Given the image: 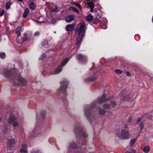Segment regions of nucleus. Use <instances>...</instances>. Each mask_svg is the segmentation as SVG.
<instances>
[{"mask_svg": "<svg viewBox=\"0 0 153 153\" xmlns=\"http://www.w3.org/2000/svg\"><path fill=\"white\" fill-rule=\"evenodd\" d=\"M86 29V25L85 23L83 22L78 24L76 30L79 32L78 36L77 38L76 42V45L78 47L81 43V42Z\"/></svg>", "mask_w": 153, "mask_h": 153, "instance_id": "nucleus-1", "label": "nucleus"}, {"mask_svg": "<svg viewBox=\"0 0 153 153\" xmlns=\"http://www.w3.org/2000/svg\"><path fill=\"white\" fill-rule=\"evenodd\" d=\"M8 123H12L13 127H17L19 126V123L18 122V118L13 116H10L8 120Z\"/></svg>", "mask_w": 153, "mask_h": 153, "instance_id": "nucleus-2", "label": "nucleus"}, {"mask_svg": "<svg viewBox=\"0 0 153 153\" xmlns=\"http://www.w3.org/2000/svg\"><path fill=\"white\" fill-rule=\"evenodd\" d=\"M118 136L122 139H127L129 138L130 134L129 132L125 130H122L120 134H119Z\"/></svg>", "mask_w": 153, "mask_h": 153, "instance_id": "nucleus-3", "label": "nucleus"}, {"mask_svg": "<svg viewBox=\"0 0 153 153\" xmlns=\"http://www.w3.org/2000/svg\"><path fill=\"white\" fill-rule=\"evenodd\" d=\"M17 79L18 83L20 84L21 85H26L27 82L24 78H22L21 76H16L14 78L13 81L14 82H16V79Z\"/></svg>", "mask_w": 153, "mask_h": 153, "instance_id": "nucleus-4", "label": "nucleus"}, {"mask_svg": "<svg viewBox=\"0 0 153 153\" xmlns=\"http://www.w3.org/2000/svg\"><path fill=\"white\" fill-rule=\"evenodd\" d=\"M69 60V59L67 58H66L62 62L61 65L55 70V71L53 73V74H56L61 72L62 71V68L67 63Z\"/></svg>", "mask_w": 153, "mask_h": 153, "instance_id": "nucleus-5", "label": "nucleus"}, {"mask_svg": "<svg viewBox=\"0 0 153 153\" xmlns=\"http://www.w3.org/2000/svg\"><path fill=\"white\" fill-rule=\"evenodd\" d=\"M96 105L95 103H93L92 105H91V106L89 108H88L87 109H85L84 110V112H85V116L87 117L88 116L89 114H90V110L93 108L95 106V105Z\"/></svg>", "mask_w": 153, "mask_h": 153, "instance_id": "nucleus-6", "label": "nucleus"}, {"mask_svg": "<svg viewBox=\"0 0 153 153\" xmlns=\"http://www.w3.org/2000/svg\"><path fill=\"white\" fill-rule=\"evenodd\" d=\"M21 153H27L28 150L27 146L25 144H22V147L20 150Z\"/></svg>", "mask_w": 153, "mask_h": 153, "instance_id": "nucleus-7", "label": "nucleus"}, {"mask_svg": "<svg viewBox=\"0 0 153 153\" xmlns=\"http://www.w3.org/2000/svg\"><path fill=\"white\" fill-rule=\"evenodd\" d=\"M4 74L6 77H8L12 74L11 70L10 69H5L4 71Z\"/></svg>", "mask_w": 153, "mask_h": 153, "instance_id": "nucleus-8", "label": "nucleus"}, {"mask_svg": "<svg viewBox=\"0 0 153 153\" xmlns=\"http://www.w3.org/2000/svg\"><path fill=\"white\" fill-rule=\"evenodd\" d=\"M106 97V95L104 94L102 95L101 97L98 98V99L97 102L101 103L103 102L106 101L107 99H105Z\"/></svg>", "mask_w": 153, "mask_h": 153, "instance_id": "nucleus-9", "label": "nucleus"}, {"mask_svg": "<svg viewBox=\"0 0 153 153\" xmlns=\"http://www.w3.org/2000/svg\"><path fill=\"white\" fill-rule=\"evenodd\" d=\"M74 18V16L73 15H69L65 17V20L68 22H71L73 20Z\"/></svg>", "mask_w": 153, "mask_h": 153, "instance_id": "nucleus-10", "label": "nucleus"}, {"mask_svg": "<svg viewBox=\"0 0 153 153\" xmlns=\"http://www.w3.org/2000/svg\"><path fill=\"white\" fill-rule=\"evenodd\" d=\"M15 142L16 141L14 139H11L7 140V143L9 146H11L13 145Z\"/></svg>", "mask_w": 153, "mask_h": 153, "instance_id": "nucleus-11", "label": "nucleus"}, {"mask_svg": "<svg viewBox=\"0 0 153 153\" xmlns=\"http://www.w3.org/2000/svg\"><path fill=\"white\" fill-rule=\"evenodd\" d=\"M74 28V26L73 25H68L66 26L65 29L67 31H71Z\"/></svg>", "mask_w": 153, "mask_h": 153, "instance_id": "nucleus-12", "label": "nucleus"}, {"mask_svg": "<svg viewBox=\"0 0 153 153\" xmlns=\"http://www.w3.org/2000/svg\"><path fill=\"white\" fill-rule=\"evenodd\" d=\"M29 13V10L28 8H26L22 16L24 18H26Z\"/></svg>", "mask_w": 153, "mask_h": 153, "instance_id": "nucleus-13", "label": "nucleus"}, {"mask_svg": "<svg viewBox=\"0 0 153 153\" xmlns=\"http://www.w3.org/2000/svg\"><path fill=\"white\" fill-rule=\"evenodd\" d=\"M76 57L77 59L79 61L85 59V57L83 56L81 54H78L76 55Z\"/></svg>", "mask_w": 153, "mask_h": 153, "instance_id": "nucleus-14", "label": "nucleus"}, {"mask_svg": "<svg viewBox=\"0 0 153 153\" xmlns=\"http://www.w3.org/2000/svg\"><path fill=\"white\" fill-rule=\"evenodd\" d=\"M67 88L66 84H65L63 86H61L59 89V91L60 92H63Z\"/></svg>", "mask_w": 153, "mask_h": 153, "instance_id": "nucleus-15", "label": "nucleus"}, {"mask_svg": "<svg viewBox=\"0 0 153 153\" xmlns=\"http://www.w3.org/2000/svg\"><path fill=\"white\" fill-rule=\"evenodd\" d=\"M126 93V91L125 90H123L120 94V95L121 97H122V100H126V94H124Z\"/></svg>", "mask_w": 153, "mask_h": 153, "instance_id": "nucleus-16", "label": "nucleus"}, {"mask_svg": "<svg viewBox=\"0 0 153 153\" xmlns=\"http://www.w3.org/2000/svg\"><path fill=\"white\" fill-rule=\"evenodd\" d=\"M93 19V17L91 14H89L86 17V20L88 22L91 21Z\"/></svg>", "mask_w": 153, "mask_h": 153, "instance_id": "nucleus-17", "label": "nucleus"}, {"mask_svg": "<svg viewBox=\"0 0 153 153\" xmlns=\"http://www.w3.org/2000/svg\"><path fill=\"white\" fill-rule=\"evenodd\" d=\"M70 147L71 149H75L77 148V146L75 143L72 142L70 144Z\"/></svg>", "mask_w": 153, "mask_h": 153, "instance_id": "nucleus-18", "label": "nucleus"}, {"mask_svg": "<svg viewBox=\"0 0 153 153\" xmlns=\"http://www.w3.org/2000/svg\"><path fill=\"white\" fill-rule=\"evenodd\" d=\"M88 6L90 8H94V4L91 1L87 3Z\"/></svg>", "mask_w": 153, "mask_h": 153, "instance_id": "nucleus-19", "label": "nucleus"}, {"mask_svg": "<svg viewBox=\"0 0 153 153\" xmlns=\"http://www.w3.org/2000/svg\"><path fill=\"white\" fill-rule=\"evenodd\" d=\"M73 3V4L75 5L77 7H78L79 8L80 10H82V8L81 6L79 3L75 2H74Z\"/></svg>", "mask_w": 153, "mask_h": 153, "instance_id": "nucleus-20", "label": "nucleus"}, {"mask_svg": "<svg viewBox=\"0 0 153 153\" xmlns=\"http://www.w3.org/2000/svg\"><path fill=\"white\" fill-rule=\"evenodd\" d=\"M30 8L32 10H34L35 8V6L33 2L30 3Z\"/></svg>", "mask_w": 153, "mask_h": 153, "instance_id": "nucleus-21", "label": "nucleus"}, {"mask_svg": "<svg viewBox=\"0 0 153 153\" xmlns=\"http://www.w3.org/2000/svg\"><path fill=\"white\" fill-rule=\"evenodd\" d=\"M149 150V146H146L145 147L143 150L145 153H148Z\"/></svg>", "mask_w": 153, "mask_h": 153, "instance_id": "nucleus-22", "label": "nucleus"}, {"mask_svg": "<svg viewBox=\"0 0 153 153\" xmlns=\"http://www.w3.org/2000/svg\"><path fill=\"white\" fill-rule=\"evenodd\" d=\"M111 108V106L109 104H105L103 105V108L105 109H109Z\"/></svg>", "mask_w": 153, "mask_h": 153, "instance_id": "nucleus-23", "label": "nucleus"}, {"mask_svg": "<svg viewBox=\"0 0 153 153\" xmlns=\"http://www.w3.org/2000/svg\"><path fill=\"white\" fill-rule=\"evenodd\" d=\"M137 140V138H134L130 142V145L131 146H132L133 145L134 143Z\"/></svg>", "mask_w": 153, "mask_h": 153, "instance_id": "nucleus-24", "label": "nucleus"}, {"mask_svg": "<svg viewBox=\"0 0 153 153\" xmlns=\"http://www.w3.org/2000/svg\"><path fill=\"white\" fill-rule=\"evenodd\" d=\"M111 104V107H114L116 105V104L115 101H111L110 102Z\"/></svg>", "mask_w": 153, "mask_h": 153, "instance_id": "nucleus-25", "label": "nucleus"}, {"mask_svg": "<svg viewBox=\"0 0 153 153\" xmlns=\"http://www.w3.org/2000/svg\"><path fill=\"white\" fill-rule=\"evenodd\" d=\"M105 111L102 109H100L99 111V114L100 115H103L105 114Z\"/></svg>", "mask_w": 153, "mask_h": 153, "instance_id": "nucleus-26", "label": "nucleus"}, {"mask_svg": "<svg viewBox=\"0 0 153 153\" xmlns=\"http://www.w3.org/2000/svg\"><path fill=\"white\" fill-rule=\"evenodd\" d=\"M30 153H41V152L38 150H35L34 149H32L31 150Z\"/></svg>", "mask_w": 153, "mask_h": 153, "instance_id": "nucleus-27", "label": "nucleus"}, {"mask_svg": "<svg viewBox=\"0 0 153 153\" xmlns=\"http://www.w3.org/2000/svg\"><path fill=\"white\" fill-rule=\"evenodd\" d=\"M74 11L76 12L78 14H79V13L78 10L76 8L72 7L70 8Z\"/></svg>", "mask_w": 153, "mask_h": 153, "instance_id": "nucleus-28", "label": "nucleus"}, {"mask_svg": "<svg viewBox=\"0 0 153 153\" xmlns=\"http://www.w3.org/2000/svg\"><path fill=\"white\" fill-rule=\"evenodd\" d=\"M81 130V128L79 127H76L75 128V131L76 132H78Z\"/></svg>", "mask_w": 153, "mask_h": 153, "instance_id": "nucleus-29", "label": "nucleus"}, {"mask_svg": "<svg viewBox=\"0 0 153 153\" xmlns=\"http://www.w3.org/2000/svg\"><path fill=\"white\" fill-rule=\"evenodd\" d=\"M46 56V54L45 53L42 54L40 57L39 58V59L41 60L43 59H44L45 57Z\"/></svg>", "mask_w": 153, "mask_h": 153, "instance_id": "nucleus-30", "label": "nucleus"}, {"mask_svg": "<svg viewBox=\"0 0 153 153\" xmlns=\"http://www.w3.org/2000/svg\"><path fill=\"white\" fill-rule=\"evenodd\" d=\"M139 125L140 126V130H141L143 128V122H141L139 123Z\"/></svg>", "mask_w": 153, "mask_h": 153, "instance_id": "nucleus-31", "label": "nucleus"}, {"mask_svg": "<svg viewBox=\"0 0 153 153\" xmlns=\"http://www.w3.org/2000/svg\"><path fill=\"white\" fill-rule=\"evenodd\" d=\"M0 57L2 59H4L5 57V55L4 53H0Z\"/></svg>", "mask_w": 153, "mask_h": 153, "instance_id": "nucleus-32", "label": "nucleus"}, {"mask_svg": "<svg viewBox=\"0 0 153 153\" xmlns=\"http://www.w3.org/2000/svg\"><path fill=\"white\" fill-rule=\"evenodd\" d=\"M115 72L118 74H120L122 73V71L119 69H116L115 71Z\"/></svg>", "mask_w": 153, "mask_h": 153, "instance_id": "nucleus-33", "label": "nucleus"}, {"mask_svg": "<svg viewBox=\"0 0 153 153\" xmlns=\"http://www.w3.org/2000/svg\"><path fill=\"white\" fill-rule=\"evenodd\" d=\"M10 3H8L6 5V7L7 9H9L10 8Z\"/></svg>", "mask_w": 153, "mask_h": 153, "instance_id": "nucleus-34", "label": "nucleus"}, {"mask_svg": "<svg viewBox=\"0 0 153 153\" xmlns=\"http://www.w3.org/2000/svg\"><path fill=\"white\" fill-rule=\"evenodd\" d=\"M16 30L20 32L22 30V29L21 27H18L16 28Z\"/></svg>", "mask_w": 153, "mask_h": 153, "instance_id": "nucleus-35", "label": "nucleus"}, {"mask_svg": "<svg viewBox=\"0 0 153 153\" xmlns=\"http://www.w3.org/2000/svg\"><path fill=\"white\" fill-rule=\"evenodd\" d=\"M45 111H43L41 113V115H42V117L44 118V117L45 115Z\"/></svg>", "mask_w": 153, "mask_h": 153, "instance_id": "nucleus-36", "label": "nucleus"}, {"mask_svg": "<svg viewBox=\"0 0 153 153\" xmlns=\"http://www.w3.org/2000/svg\"><path fill=\"white\" fill-rule=\"evenodd\" d=\"M16 32L18 36H20L21 35L20 32L16 30Z\"/></svg>", "mask_w": 153, "mask_h": 153, "instance_id": "nucleus-37", "label": "nucleus"}, {"mask_svg": "<svg viewBox=\"0 0 153 153\" xmlns=\"http://www.w3.org/2000/svg\"><path fill=\"white\" fill-rule=\"evenodd\" d=\"M4 13V10H2L0 12V16H2Z\"/></svg>", "mask_w": 153, "mask_h": 153, "instance_id": "nucleus-38", "label": "nucleus"}, {"mask_svg": "<svg viewBox=\"0 0 153 153\" xmlns=\"http://www.w3.org/2000/svg\"><path fill=\"white\" fill-rule=\"evenodd\" d=\"M58 9V7L56 6L52 10L53 12H55Z\"/></svg>", "mask_w": 153, "mask_h": 153, "instance_id": "nucleus-39", "label": "nucleus"}, {"mask_svg": "<svg viewBox=\"0 0 153 153\" xmlns=\"http://www.w3.org/2000/svg\"><path fill=\"white\" fill-rule=\"evenodd\" d=\"M135 150L133 149L132 152H130L128 151H126L125 153H135Z\"/></svg>", "mask_w": 153, "mask_h": 153, "instance_id": "nucleus-40", "label": "nucleus"}, {"mask_svg": "<svg viewBox=\"0 0 153 153\" xmlns=\"http://www.w3.org/2000/svg\"><path fill=\"white\" fill-rule=\"evenodd\" d=\"M40 34V33L39 32H37L34 33V35L35 36H39Z\"/></svg>", "mask_w": 153, "mask_h": 153, "instance_id": "nucleus-41", "label": "nucleus"}, {"mask_svg": "<svg viewBox=\"0 0 153 153\" xmlns=\"http://www.w3.org/2000/svg\"><path fill=\"white\" fill-rule=\"evenodd\" d=\"M101 27L103 29H106L107 28V26L105 25H102Z\"/></svg>", "mask_w": 153, "mask_h": 153, "instance_id": "nucleus-42", "label": "nucleus"}, {"mask_svg": "<svg viewBox=\"0 0 153 153\" xmlns=\"http://www.w3.org/2000/svg\"><path fill=\"white\" fill-rule=\"evenodd\" d=\"M88 136V135L86 134H85L83 135V137L84 138H86V137H87Z\"/></svg>", "mask_w": 153, "mask_h": 153, "instance_id": "nucleus-43", "label": "nucleus"}, {"mask_svg": "<svg viewBox=\"0 0 153 153\" xmlns=\"http://www.w3.org/2000/svg\"><path fill=\"white\" fill-rule=\"evenodd\" d=\"M141 119L140 118H139L137 120V123H138L140 122L141 121Z\"/></svg>", "mask_w": 153, "mask_h": 153, "instance_id": "nucleus-44", "label": "nucleus"}, {"mask_svg": "<svg viewBox=\"0 0 153 153\" xmlns=\"http://www.w3.org/2000/svg\"><path fill=\"white\" fill-rule=\"evenodd\" d=\"M126 74L127 76H129L130 75V73L128 72H126Z\"/></svg>", "mask_w": 153, "mask_h": 153, "instance_id": "nucleus-45", "label": "nucleus"}, {"mask_svg": "<svg viewBox=\"0 0 153 153\" xmlns=\"http://www.w3.org/2000/svg\"><path fill=\"white\" fill-rule=\"evenodd\" d=\"M37 23H38L39 22H40V23H42V22H40V21H35Z\"/></svg>", "mask_w": 153, "mask_h": 153, "instance_id": "nucleus-46", "label": "nucleus"}, {"mask_svg": "<svg viewBox=\"0 0 153 153\" xmlns=\"http://www.w3.org/2000/svg\"><path fill=\"white\" fill-rule=\"evenodd\" d=\"M93 9L94 8H90V9H91L90 11L91 12H93Z\"/></svg>", "mask_w": 153, "mask_h": 153, "instance_id": "nucleus-47", "label": "nucleus"}, {"mask_svg": "<svg viewBox=\"0 0 153 153\" xmlns=\"http://www.w3.org/2000/svg\"><path fill=\"white\" fill-rule=\"evenodd\" d=\"M125 128H127V126L126 125H125Z\"/></svg>", "mask_w": 153, "mask_h": 153, "instance_id": "nucleus-48", "label": "nucleus"}, {"mask_svg": "<svg viewBox=\"0 0 153 153\" xmlns=\"http://www.w3.org/2000/svg\"><path fill=\"white\" fill-rule=\"evenodd\" d=\"M7 128H6V130H5V131H4V130H3V132H4V133H5L6 132V131H7Z\"/></svg>", "mask_w": 153, "mask_h": 153, "instance_id": "nucleus-49", "label": "nucleus"}, {"mask_svg": "<svg viewBox=\"0 0 153 153\" xmlns=\"http://www.w3.org/2000/svg\"><path fill=\"white\" fill-rule=\"evenodd\" d=\"M139 136V134H138L137 136V138H136L137 139L138 137Z\"/></svg>", "mask_w": 153, "mask_h": 153, "instance_id": "nucleus-50", "label": "nucleus"}, {"mask_svg": "<svg viewBox=\"0 0 153 153\" xmlns=\"http://www.w3.org/2000/svg\"><path fill=\"white\" fill-rule=\"evenodd\" d=\"M23 0H17L18 1H20V2L22 1H23Z\"/></svg>", "mask_w": 153, "mask_h": 153, "instance_id": "nucleus-51", "label": "nucleus"}, {"mask_svg": "<svg viewBox=\"0 0 153 153\" xmlns=\"http://www.w3.org/2000/svg\"><path fill=\"white\" fill-rule=\"evenodd\" d=\"M68 83V82L67 81H66V82H63V83H65V84L66 83Z\"/></svg>", "mask_w": 153, "mask_h": 153, "instance_id": "nucleus-52", "label": "nucleus"}, {"mask_svg": "<svg viewBox=\"0 0 153 153\" xmlns=\"http://www.w3.org/2000/svg\"><path fill=\"white\" fill-rule=\"evenodd\" d=\"M26 40H27V39H24V40H23V41H26Z\"/></svg>", "mask_w": 153, "mask_h": 153, "instance_id": "nucleus-53", "label": "nucleus"}, {"mask_svg": "<svg viewBox=\"0 0 153 153\" xmlns=\"http://www.w3.org/2000/svg\"><path fill=\"white\" fill-rule=\"evenodd\" d=\"M1 41V36L0 35V41Z\"/></svg>", "mask_w": 153, "mask_h": 153, "instance_id": "nucleus-54", "label": "nucleus"}, {"mask_svg": "<svg viewBox=\"0 0 153 153\" xmlns=\"http://www.w3.org/2000/svg\"><path fill=\"white\" fill-rule=\"evenodd\" d=\"M151 118L152 119V120H153V116L152 117V118Z\"/></svg>", "mask_w": 153, "mask_h": 153, "instance_id": "nucleus-55", "label": "nucleus"}, {"mask_svg": "<svg viewBox=\"0 0 153 153\" xmlns=\"http://www.w3.org/2000/svg\"><path fill=\"white\" fill-rule=\"evenodd\" d=\"M1 117H0V121L1 120Z\"/></svg>", "mask_w": 153, "mask_h": 153, "instance_id": "nucleus-56", "label": "nucleus"}, {"mask_svg": "<svg viewBox=\"0 0 153 153\" xmlns=\"http://www.w3.org/2000/svg\"><path fill=\"white\" fill-rule=\"evenodd\" d=\"M105 21L106 22H107V20L106 19H105Z\"/></svg>", "mask_w": 153, "mask_h": 153, "instance_id": "nucleus-57", "label": "nucleus"}, {"mask_svg": "<svg viewBox=\"0 0 153 153\" xmlns=\"http://www.w3.org/2000/svg\"><path fill=\"white\" fill-rule=\"evenodd\" d=\"M54 33H56L55 32H54Z\"/></svg>", "mask_w": 153, "mask_h": 153, "instance_id": "nucleus-58", "label": "nucleus"}]
</instances>
